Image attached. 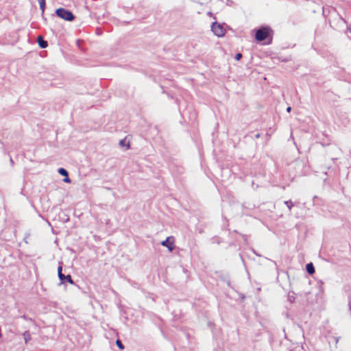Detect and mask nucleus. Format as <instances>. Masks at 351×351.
<instances>
[{
    "mask_svg": "<svg viewBox=\"0 0 351 351\" xmlns=\"http://www.w3.org/2000/svg\"><path fill=\"white\" fill-rule=\"evenodd\" d=\"M63 181L66 183H70L71 182V179L69 178V175H67V177L64 178Z\"/></svg>",
    "mask_w": 351,
    "mask_h": 351,
    "instance_id": "16",
    "label": "nucleus"
},
{
    "mask_svg": "<svg viewBox=\"0 0 351 351\" xmlns=\"http://www.w3.org/2000/svg\"><path fill=\"white\" fill-rule=\"evenodd\" d=\"M306 271L310 274H313L315 272V269L312 263H308L306 265Z\"/></svg>",
    "mask_w": 351,
    "mask_h": 351,
    "instance_id": "7",
    "label": "nucleus"
},
{
    "mask_svg": "<svg viewBox=\"0 0 351 351\" xmlns=\"http://www.w3.org/2000/svg\"><path fill=\"white\" fill-rule=\"evenodd\" d=\"M213 32L218 37L223 36L225 34V29L220 24L214 23L212 25Z\"/></svg>",
    "mask_w": 351,
    "mask_h": 351,
    "instance_id": "3",
    "label": "nucleus"
},
{
    "mask_svg": "<svg viewBox=\"0 0 351 351\" xmlns=\"http://www.w3.org/2000/svg\"><path fill=\"white\" fill-rule=\"evenodd\" d=\"M23 336H24L25 341L27 343L28 342V341L30 339V335L27 332H25Z\"/></svg>",
    "mask_w": 351,
    "mask_h": 351,
    "instance_id": "13",
    "label": "nucleus"
},
{
    "mask_svg": "<svg viewBox=\"0 0 351 351\" xmlns=\"http://www.w3.org/2000/svg\"><path fill=\"white\" fill-rule=\"evenodd\" d=\"M38 3H39L40 9L43 11H44L45 5V0H38Z\"/></svg>",
    "mask_w": 351,
    "mask_h": 351,
    "instance_id": "11",
    "label": "nucleus"
},
{
    "mask_svg": "<svg viewBox=\"0 0 351 351\" xmlns=\"http://www.w3.org/2000/svg\"><path fill=\"white\" fill-rule=\"evenodd\" d=\"M38 43L41 48H46L48 45L47 42L43 40L41 36L38 37Z\"/></svg>",
    "mask_w": 351,
    "mask_h": 351,
    "instance_id": "6",
    "label": "nucleus"
},
{
    "mask_svg": "<svg viewBox=\"0 0 351 351\" xmlns=\"http://www.w3.org/2000/svg\"><path fill=\"white\" fill-rule=\"evenodd\" d=\"M291 107H288V108H287V111L288 112H291Z\"/></svg>",
    "mask_w": 351,
    "mask_h": 351,
    "instance_id": "17",
    "label": "nucleus"
},
{
    "mask_svg": "<svg viewBox=\"0 0 351 351\" xmlns=\"http://www.w3.org/2000/svg\"><path fill=\"white\" fill-rule=\"evenodd\" d=\"M285 204L288 207L289 210H291L292 206H293V202L291 200L285 201Z\"/></svg>",
    "mask_w": 351,
    "mask_h": 351,
    "instance_id": "10",
    "label": "nucleus"
},
{
    "mask_svg": "<svg viewBox=\"0 0 351 351\" xmlns=\"http://www.w3.org/2000/svg\"><path fill=\"white\" fill-rule=\"evenodd\" d=\"M173 243V237H168L165 241H162L161 242V245L164 247H167L169 252H172L174 249Z\"/></svg>",
    "mask_w": 351,
    "mask_h": 351,
    "instance_id": "4",
    "label": "nucleus"
},
{
    "mask_svg": "<svg viewBox=\"0 0 351 351\" xmlns=\"http://www.w3.org/2000/svg\"><path fill=\"white\" fill-rule=\"evenodd\" d=\"M256 136V138H258L260 136V134H258Z\"/></svg>",
    "mask_w": 351,
    "mask_h": 351,
    "instance_id": "18",
    "label": "nucleus"
},
{
    "mask_svg": "<svg viewBox=\"0 0 351 351\" xmlns=\"http://www.w3.org/2000/svg\"><path fill=\"white\" fill-rule=\"evenodd\" d=\"M62 267L61 265H60L58 268V277L60 278V280L61 281H63L64 280V278H65V275H64L62 273Z\"/></svg>",
    "mask_w": 351,
    "mask_h": 351,
    "instance_id": "8",
    "label": "nucleus"
},
{
    "mask_svg": "<svg viewBox=\"0 0 351 351\" xmlns=\"http://www.w3.org/2000/svg\"><path fill=\"white\" fill-rule=\"evenodd\" d=\"M273 36V30L268 26L261 27L258 29L255 35V38L258 41H263L267 38L271 40Z\"/></svg>",
    "mask_w": 351,
    "mask_h": 351,
    "instance_id": "1",
    "label": "nucleus"
},
{
    "mask_svg": "<svg viewBox=\"0 0 351 351\" xmlns=\"http://www.w3.org/2000/svg\"><path fill=\"white\" fill-rule=\"evenodd\" d=\"M119 145L121 147H124L125 149H128L130 148V141L128 140L127 137L119 141Z\"/></svg>",
    "mask_w": 351,
    "mask_h": 351,
    "instance_id": "5",
    "label": "nucleus"
},
{
    "mask_svg": "<svg viewBox=\"0 0 351 351\" xmlns=\"http://www.w3.org/2000/svg\"><path fill=\"white\" fill-rule=\"evenodd\" d=\"M116 344L120 349L123 350L124 348V346L120 340H117Z\"/></svg>",
    "mask_w": 351,
    "mask_h": 351,
    "instance_id": "14",
    "label": "nucleus"
},
{
    "mask_svg": "<svg viewBox=\"0 0 351 351\" xmlns=\"http://www.w3.org/2000/svg\"><path fill=\"white\" fill-rule=\"evenodd\" d=\"M56 12L58 16L65 21H72L74 19V15L73 13L64 8H58L56 10Z\"/></svg>",
    "mask_w": 351,
    "mask_h": 351,
    "instance_id": "2",
    "label": "nucleus"
},
{
    "mask_svg": "<svg viewBox=\"0 0 351 351\" xmlns=\"http://www.w3.org/2000/svg\"><path fill=\"white\" fill-rule=\"evenodd\" d=\"M58 171L60 175L64 177H67V175H69L67 171L64 168H60Z\"/></svg>",
    "mask_w": 351,
    "mask_h": 351,
    "instance_id": "9",
    "label": "nucleus"
},
{
    "mask_svg": "<svg viewBox=\"0 0 351 351\" xmlns=\"http://www.w3.org/2000/svg\"><path fill=\"white\" fill-rule=\"evenodd\" d=\"M10 162H11L12 164L13 163V160H12V158H10Z\"/></svg>",
    "mask_w": 351,
    "mask_h": 351,
    "instance_id": "19",
    "label": "nucleus"
},
{
    "mask_svg": "<svg viewBox=\"0 0 351 351\" xmlns=\"http://www.w3.org/2000/svg\"><path fill=\"white\" fill-rule=\"evenodd\" d=\"M241 58H242V54L240 53H237L236 56H235V59L237 61L240 60Z\"/></svg>",
    "mask_w": 351,
    "mask_h": 351,
    "instance_id": "15",
    "label": "nucleus"
},
{
    "mask_svg": "<svg viewBox=\"0 0 351 351\" xmlns=\"http://www.w3.org/2000/svg\"><path fill=\"white\" fill-rule=\"evenodd\" d=\"M64 280H66V281L71 285L74 284V282L72 280L71 276L70 275L65 276Z\"/></svg>",
    "mask_w": 351,
    "mask_h": 351,
    "instance_id": "12",
    "label": "nucleus"
}]
</instances>
